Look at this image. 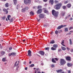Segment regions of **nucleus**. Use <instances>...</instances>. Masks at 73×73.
<instances>
[{
    "label": "nucleus",
    "mask_w": 73,
    "mask_h": 73,
    "mask_svg": "<svg viewBox=\"0 0 73 73\" xmlns=\"http://www.w3.org/2000/svg\"><path fill=\"white\" fill-rule=\"evenodd\" d=\"M52 15H53L55 18H57L58 17V16L59 15V12L58 11H56L54 9L52 10Z\"/></svg>",
    "instance_id": "f257e3e1"
},
{
    "label": "nucleus",
    "mask_w": 73,
    "mask_h": 73,
    "mask_svg": "<svg viewBox=\"0 0 73 73\" xmlns=\"http://www.w3.org/2000/svg\"><path fill=\"white\" fill-rule=\"evenodd\" d=\"M62 5V3H58L55 5L54 8L55 9L58 10L61 8Z\"/></svg>",
    "instance_id": "f03ea898"
},
{
    "label": "nucleus",
    "mask_w": 73,
    "mask_h": 73,
    "mask_svg": "<svg viewBox=\"0 0 73 73\" xmlns=\"http://www.w3.org/2000/svg\"><path fill=\"white\" fill-rule=\"evenodd\" d=\"M66 61H65V60L64 59H60V64L61 65H65V64H66Z\"/></svg>",
    "instance_id": "7ed1b4c3"
},
{
    "label": "nucleus",
    "mask_w": 73,
    "mask_h": 73,
    "mask_svg": "<svg viewBox=\"0 0 73 73\" xmlns=\"http://www.w3.org/2000/svg\"><path fill=\"white\" fill-rule=\"evenodd\" d=\"M31 0H24V2L25 4L27 5L28 4H29L31 3Z\"/></svg>",
    "instance_id": "20e7f679"
},
{
    "label": "nucleus",
    "mask_w": 73,
    "mask_h": 73,
    "mask_svg": "<svg viewBox=\"0 0 73 73\" xmlns=\"http://www.w3.org/2000/svg\"><path fill=\"white\" fill-rule=\"evenodd\" d=\"M65 26H66V25H61L60 26H59L56 29L58 30V29H60L61 28H63V27H65Z\"/></svg>",
    "instance_id": "39448f33"
},
{
    "label": "nucleus",
    "mask_w": 73,
    "mask_h": 73,
    "mask_svg": "<svg viewBox=\"0 0 73 73\" xmlns=\"http://www.w3.org/2000/svg\"><path fill=\"white\" fill-rule=\"evenodd\" d=\"M66 60L68 61H72V58L70 56H67L66 58Z\"/></svg>",
    "instance_id": "423d86ee"
},
{
    "label": "nucleus",
    "mask_w": 73,
    "mask_h": 73,
    "mask_svg": "<svg viewBox=\"0 0 73 73\" xmlns=\"http://www.w3.org/2000/svg\"><path fill=\"white\" fill-rule=\"evenodd\" d=\"M39 53L42 56H44V55L45 54V52H44L42 51H39Z\"/></svg>",
    "instance_id": "0eeeda50"
},
{
    "label": "nucleus",
    "mask_w": 73,
    "mask_h": 73,
    "mask_svg": "<svg viewBox=\"0 0 73 73\" xmlns=\"http://www.w3.org/2000/svg\"><path fill=\"white\" fill-rule=\"evenodd\" d=\"M32 52L31 51V50H28V56H29V57H31L32 56V54H31Z\"/></svg>",
    "instance_id": "6e6552de"
},
{
    "label": "nucleus",
    "mask_w": 73,
    "mask_h": 73,
    "mask_svg": "<svg viewBox=\"0 0 73 73\" xmlns=\"http://www.w3.org/2000/svg\"><path fill=\"white\" fill-rule=\"evenodd\" d=\"M41 12H42V9H40L38 10L37 11V14L41 13Z\"/></svg>",
    "instance_id": "1a4fd4ad"
},
{
    "label": "nucleus",
    "mask_w": 73,
    "mask_h": 73,
    "mask_svg": "<svg viewBox=\"0 0 73 73\" xmlns=\"http://www.w3.org/2000/svg\"><path fill=\"white\" fill-rule=\"evenodd\" d=\"M39 18H44V14H40L39 15Z\"/></svg>",
    "instance_id": "9d476101"
},
{
    "label": "nucleus",
    "mask_w": 73,
    "mask_h": 73,
    "mask_svg": "<svg viewBox=\"0 0 73 73\" xmlns=\"http://www.w3.org/2000/svg\"><path fill=\"white\" fill-rule=\"evenodd\" d=\"M3 11H4V12H5L6 14H8V11L6 9H3Z\"/></svg>",
    "instance_id": "9b49d317"
},
{
    "label": "nucleus",
    "mask_w": 73,
    "mask_h": 73,
    "mask_svg": "<svg viewBox=\"0 0 73 73\" xmlns=\"http://www.w3.org/2000/svg\"><path fill=\"white\" fill-rule=\"evenodd\" d=\"M71 6H72V5L70 4V3L66 5V7L67 8H70L71 7Z\"/></svg>",
    "instance_id": "f8f14e48"
},
{
    "label": "nucleus",
    "mask_w": 73,
    "mask_h": 73,
    "mask_svg": "<svg viewBox=\"0 0 73 73\" xmlns=\"http://www.w3.org/2000/svg\"><path fill=\"white\" fill-rule=\"evenodd\" d=\"M67 65L68 67H71V66H72V64L70 63H68Z\"/></svg>",
    "instance_id": "ddd939ff"
},
{
    "label": "nucleus",
    "mask_w": 73,
    "mask_h": 73,
    "mask_svg": "<svg viewBox=\"0 0 73 73\" xmlns=\"http://www.w3.org/2000/svg\"><path fill=\"white\" fill-rule=\"evenodd\" d=\"M49 3H51V4L53 5V3H54V1L53 0H50L49 1Z\"/></svg>",
    "instance_id": "4468645a"
},
{
    "label": "nucleus",
    "mask_w": 73,
    "mask_h": 73,
    "mask_svg": "<svg viewBox=\"0 0 73 73\" xmlns=\"http://www.w3.org/2000/svg\"><path fill=\"white\" fill-rule=\"evenodd\" d=\"M5 7L6 8H8L9 7V3H6L5 5Z\"/></svg>",
    "instance_id": "2eb2a0df"
},
{
    "label": "nucleus",
    "mask_w": 73,
    "mask_h": 73,
    "mask_svg": "<svg viewBox=\"0 0 73 73\" xmlns=\"http://www.w3.org/2000/svg\"><path fill=\"white\" fill-rule=\"evenodd\" d=\"M13 1L14 3V5H16L17 3V0H13Z\"/></svg>",
    "instance_id": "dca6fc26"
},
{
    "label": "nucleus",
    "mask_w": 73,
    "mask_h": 73,
    "mask_svg": "<svg viewBox=\"0 0 73 73\" xmlns=\"http://www.w3.org/2000/svg\"><path fill=\"white\" fill-rule=\"evenodd\" d=\"M65 15V12L63 11L62 12V16H64V15Z\"/></svg>",
    "instance_id": "f3484780"
},
{
    "label": "nucleus",
    "mask_w": 73,
    "mask_h": 73,
    "mask_svg": "<svg viewBox=\"0 0 73 73\" xmlns=\"http://www.w3.org/2000/svg\"><path fill=\"white\" fill-rule=\"evenodd\" d=\"M64 44V40H63L61 43V44H62V46H65V45Z\"/></svg>",
    "instance_id": "a211bd4d"
},
{
    "label": "nucleus",
    "mask_w": 73,
    "mask_h": 73,
    "mask_svg": "<svg viewBox=\"0 0 73 73\" xmlns=\"http://www.w3.org/2000/svg\"><path fill=\"white\" fill-rule=\"evenodd\" d=\"M56 72L57 73H60L61 72H62V70L60 69V70H56Z\"/></svg>",
    "instance_id": "6ab92c4d"
},
{
    "label": "nucleus",
    "mask_w": 73,
    "mask_h": 73,
    "mask_svg": "<svg viewBox=\"0 0 73 73\" xmlns=\"http://www.w3.org/2000/svg\"><path fill=\"white\" fill-rule=\"evenodd\" d=\"M54 40H53L50 41V44H54Z\"/></svg>",
    "instance_id": "aec40b11"
},
{
    "label": "nucleus",
    "mask_w": 73,
    "mask_h": 73,
    "mask_svg": "<svg viewBox=\"0 0 73 73\" xmlns=\"http://www.w3.org/2000/svg\"><path fill=\"white\" fill-rule=\"evenodd\" d=\"M2 61H3V62H5L6 61V57L3 58H2Z\"/></svg>",
    "instance_id": "412c9836"
},
{
    "label": "nucleus",
    "mask_w": 73,
    "mask_h": 73,
    "mask_svg": "<svg viewBox=\"0 0 73 73\" xmlns=\"http://www.w3.org/2000/svg\"><path fill=\"white\" fill-rule=\"evenodd\" d=\"M52 62L53 63H56V61L53 58L52 59Z\"/></svg>",
    "instance_id": "4be33fe9"
},
{
    "label": "nucleus",
    "mask_w": 73,
    "mask_h": 73,
    "mask_svg": "<svg viewBox=\"0 0 73 73\" xmlns=\"http://www.w3.org/2000/svg\"><path fill=\"white\" fill-rule=\"evenodd\" d=\"M5 52L3 51H1V54H2V56H3V55H4V54H5Z\"/></svg>",
    "instance_id": "5701e85b"
},
{
    "label": "nucleus",
    "mask_w": 73,
    "mask_h": 73,
    "mask_svg": "<svg viewBox=\"0 0 73 73\" xmlns=\"http://www.w3.org/2000/svg\"><path fill=\"white\" fill-rule=\"evenodd\" d=\"M69 40L70 41V45H72V44H73V43L72 41V40H71V39H70Z\"/></svg>",
    "instance_id": "b1692460"
},
{
    "label": "nucleus",
    "mask_w": 73,
    "mask_h": 73,
    "mask_svg": "<svg viewBox=\"0 0 73 73\" xmlns=\"http://www.w3.org/2000/svg\"><path fill=\"white\" fill-rule=\"evenodd\" d=\"M58 46V45L57 44H54L53 45V47L54 48H57V46Z\"/></svg>",
    "instance_id": "393cba45"
},
{
    "label": "nucleus",
    "mask_w": 73,
    "mask_h": 73,
    "mask_svg": "<svg viewBox=\"0 0 73 73\" xmlns=\"http://www.w3.org/2000/svg\"><path fill=\"white\" fill-rule=\"evenodd\" d=\"M61 49L62 50H66V48L63 46H62Z\"/></svg>",
    "instance_id": "a878e982"
},
{
    "label": "nucleus",
    "mask_w": 73,
    "mask_h": 73,
    "mask_svg": "<svg viewBox=\"0 0 73 73\" xmlns=\"http://www.w3.org/2000/svg\"><path fill=\"white\" fill-rule=\"evenodd\" d=\"M51 49L52 50H56V48H54L53 47H52L51 48Z\"/></svg>",
    "instance_id": "bb28decb"
},
{
    "label": "nucleus",
    "mask_w": 73,
    "mask_h": 73,
    "mask_svg": "<svg viewBox=\"0 0 73 73\" xmlns=\"http://www.w3.org/2000/svg\"><path fill=\"white\" fill-rule=\"evenodd\" d=\"M11 17V15H8L7 16V19H8V20H10V18Z\"/></svg>",
    "instance_id": "cd10ccee"
},
{
    "label": "nucleus",
    "mask_w": 73,
    "mask_h": 73,
    "mask_svg": "<svg viewBox=\"0 0 73 73\" xmlns=\"http://www.w3.org/2000/svg\"><path fill=\"white\" fill-rule=\"evenodd\" d=\"M11 53L12 55L13 56H15L16 54V53H15L12 52Z\"/></svg>",
    "instance_id": "c85d7f7f"
},
{
    "label": "nucleus",
    "mask_w": 73,
    "mask_h": 73,
    "mask_svg": "<svg viewBox=\"0 0 73 73\" xmlns=\"http://www.w3.org/2000/svg\"><path fill=\"white\" fill-rule=\"evenodd\" d=\"M64 30L65 32H68V29L67 28H65Z\"/></svg>",
    "instance_id": "c756f323"
},
{
    "label": "nucleus",
    "mask_w": 73,
    "mask_h": 73,
    "mask_svg": "<svg viewBox=\"0 0 73 73\" xmlns=\"http://www.w3.org/2000/svg\"><path fill=\"white\" fill-rule=\"evenodd\" d=\"M42 8L41 6H38L37 9H39V8Z\"/></svg>",
    "instance_id": "7c9ffc66"
},
{
    "label": "nucleus",
    "mask_w": 73,
    "mask_h": 73,
    "mask_svg": "<svg viewBox=\"0 0 73 73\" xmlns=\"http://www.w3.org/2000/svg\"><path fill=\"white\" fill-rule=\"evenodd\" d=\"M51 68H54V67H55V66H54V65L53 64H52L51 65Z\"/></svg>",
    "instance_id": "2f4dec72"
},
{
    "label": "nucleus",
    "mask_w": 73,
    "mask_h": 73,
    "mask_svg": "<svg viewBox=\"0 0 73 73\" xmlns=\"http://www.w3.org/2000/svg\"><path fill=\"white\" fill-rule=\"evenodd\" d=\"M58 31H57V30H56V31H55V34H56V35H58Z\"/></svg>",
    "instance_id": "473e14b6"
},
{
    "label": "nucleus",
    "mask_w": 73,
    "mask_h": 73,
    "mask_svg": "<svg viewBox=\"0 0 73 73\" xmlns=\"http://www.w3.org/2000/svg\"><path fill=\"white\" fill-rule=\"evenodd\" d=\"M25 9H22V12H24L25 11Z\"/></svg>",
    "instance_id": "72a5a7b5"
},
{
    "label": "nucleus",
    "mask_w": 73,
    "mask_h": 73,
    "mask_svg": "<svg viewBox=\"0 0 73 73\" xmlns=\"http://www.w3.org/2000/svg\"><path fill=\"white\" fill-rule=\"evenodd\" d=\"M62 8L64 9H66V6H62Z\"/></svg>",
    "instance_id": "f704fd0d"
},
{
    "label": "nucleus",
    "mask_w": 73,
    "mask_h": 73,
    "mask_svg": "<svg viewBox=\"0 0 73 73\" xmlns=\"http://www.w3.org/2000/svg\"><path fill=\"white\" fill-rule=\"evenodd\" d=\"M54 3L55 4H57L58 3V1L55 0L54 1Z\"/></svg>",
    "instance_id": "c9c22d12"
},
{
    "label": "nucleus",
    "mask_w": 73,
    "mask_h": 73,
    "mask_svg": "<svg viewBox=\"0 0 73 73\" xmlns=\"http://www.w3.org/2000/svg\"><path fill=\"white\" fill-rule=\"evenodd\" d=\"M58 52H61V51H62V50H61V49H58Z\"/></svg>",
    "instance_id": "e433bc0d"
},
{
    "label": "nucleus",
    "mask_w": 73,
    "mask_h": 73,
    "mask_svg": "<svg viewBox=\"0 0 73 73\" xmlns=\"http://www.w3.org/2000/svg\"><path fill=\"white\" fill-rule=\"evenodd\" d=\"M29 9V7H25V10H28Z\"/></svg>",
    "instance_id": "4c0bfd02"
},
{
    "label": "nucleus",
    "mask_w": 73,
    "mask_h": 73,
    "mask_svg": "<svg viewBox=\"0 0 73 73\" xmlns=\"http://www.w3.org/2000/svg\"><path fill=\"white\" fill-rule=\"evenodd\" d=\"M30 13L31 15H34V13L32 11Z\"/></svg>",
    "instance_id": "58836bf2"
},
{
    "label": "nucleus",
    "mask_w": 73,
    "mask_h": 73,
    "mask_svg": "<svg viewBox=\"0 0 73 73\" xmlns=\"http://www.w3.org/2000/svg\"><path fill=\"white\" fill-rule=\"evenodd\" d=\"M17 62V61L14 64V66H16V64Z\"/></svg>",
    "instance_id": "ea45409f"
},
{
    "label": "nucleus",
    "mask_w": 73,
    "mask_h": 73,
    "mask_svg": "<svg viewBox=\"0 0 73 73\" xmlns=\"http://www.w3.org/2000/svg\"><path fill=\"white\" fill-rule=\"evenodd\" d=\"M54 59L56 60V61H58V59L57 58H54Z\"/></svg>",
    "instance_id": "a19ab883"
},
{
    "label": "nucleus",
    "mask_w": 73,
    "mask_h": 73,
    "mask_svg": "<svg viewBox=\"0 0 73 73\" xmlns=\"http://www.w3.org/2000/svg\"><path fill=\"white\" fill-rule=\"evenodd\" d=\"M68 2H68V1H65L64 2V4H67V3H68Z\"/></svg>",
    "instance_id": "79ce46f5"
},
{
    "label": "nucleus",
    "mask_w": 73,
    "mask_h": 73,
    "mask_svg": "<svg viewBox=\"0 0 73 73\" xmlns=\"http://www.w3.org/2000/svg\"><path fill=\"white\" fill-rule=\"evenodd\" d=\"M44 12L45 13H47L48 12V11L46 9H44Z\"/></svg>",
    "instance_id": "37998d69"
},
{
    "label": "nucleus",
    "mask_w": 73,
    "mask_h": 73,
    "mask_svg": "<svg viewBox=\"0 0 73 73\" xmlns=\"http://www.w3.org/2000/svg\"><path fill=\"white\" fill-rule=\"evenodd\" d=\"M13 18H11L10 20V22H12V21H13Z\"/></svg>",
    "instance_id": "c03bdc74"
},
{
    "label": "nucleus",
    "mask_w": 73,
    "mask_h": 73,
    "mask_svg": "<svg viewBox=\"0 0 73 73\" xmlns=\"http://www.w3.org/2000/svg\"><path fill=\"white\" fill-rule=\"evenodd\" d=\"M73 29V27H71L69 28V30H71L72 29Z\"/></svg>",
    "instance_id": "a18cd8bd"
},
{
    "label": "nucleus",
    "mask_w": 73,
    "mask_h": 73,
    "mask_svg": "<svg viewBox=\"0 0 73 73\" xmlns=\"http://www.w3.org/2000/svg\"><path fill=\"white\" fill-rule=\"evenodd\" d=\"M45 50H49V47H47L46 48H45Z\"/></svg>",
    "instance_id": "49530a36"
},
{
    "label": "nucleus",
    "mask_w": 73,
    "mask_h": 73,
    "mask_svg": "<svg viewBox=\"0 0 73 73\" xmlns=\"http://www.w3.org/2000/svg\"><path fill=\"white\" fill-rule=\"evenodd\" d=\"M34 66H35V65L34 64H32L30 66H31V67H33Z\"/></svg>",
    "instance_id": "de8ad7c7"
},
{
    "label": "nucleus",
    "mask_w": 73,
    "mask_h": 73,
    "mask_svg": "<svg viewBox=\"0 0 73 73\" xmlns=\"http://www.w3.org/2000/svg\"><path fill=\"white\" fill-rule=\"evenodd\" d=\"M19 68V66H18V67H17L16 69V70H18V69Z\"/></svg>",
    "instance_id": "09e8293b"
},
{
    "label": "nucleus",
    "mask_w": 73,
    "mask_h": 73,
    "mask_svg": "<svg viewBox=\"0 0 73 73\" xmlns=\"http://www.w3.org/2000/svg\"><path fill=\"white\" fill-rule=\"evenodd\" d=\"M5 17L4 16L3 17H2V19H3V20H4L5 19Z\"/></svg>",
    "instance_id": "8fccbe9b"
},
{
    "label": "nucleus",
    "mask_w": 73,
    "mask_h": 73,
    "mask_svg": "<svg viewBox=\"0 0 73 73\" xmlns=\"http://www.w3.org/2000/svg\"><path fill=\"white\" fill-rule=\"evenodd\" d=\"M12 55V53L9 54V56H10Z\"/></svg>",
    "instance_id": "3c124183"
},
{
    "label": "nucleus",
    "mask_w": 73,
    "mask_h": 73,
    "mask_svg": "<svg viewBox=\"0 0 73 73\" xmlns=\"http://www.w3.org/2000/svg\"><path fill=\"white\" fill-rule=\"evenodd\" d=\"M37 19L38 20V21H37L38 22L39 21H40V19H38H38Z\"/></svg>",
    "instance_id": "603ef678"
},
{
    "label": "nucleus",
    "mask_w": 73,
    "mask_h": 73,
    "mask_svg": "<svg viewBox=\"0 0 73 73\" xmlns=\"http://www.w3.org/2000/svg\"><path fill=\"white\" fill-rule=\"evenodd\" d=\"M48 0H43L44 2H47Z\"/></svg>",
    "instance_id": "864d4df0"
},
{
    "label": "nucleus",
    "mask_w": 73,
    "mask_h": 73,
    "mask_svg": "<svg viewBox=\"0 0 73 73\" xmlns=\"http://www.w3.org/2000/svg\"><path fill=\"white\" fill-rule=\"evenodd\" d=\"M71 52H73V49H71L70 50Z\"/></svg>",
    "instance_id": "5fc2aeb1"
},
{
    "label": "nucleus",
    "mask_w": 73,
    "mask_h": 73,
    "mask_svg": "<svg viewBox=\"0 0 73 73\" xmlns=\"http://www.w3.org/2000/svg\"><path fill=\"white\" fill-rule=\"evenodd\" d=\"M71 73V71H70V70L68 71V73Z\"/></svg>",
    "instance_id": "6e6d98bb"
},
{
    "label": "nucleus",
    "mask_w": 73,
    "mask_h": 73,
    "mask_svg": "<svg viewBox=\"0 0 73 73\" xmlns=\"http://www.w3.org/2000/svg\"><path fill=\"white\" fill-rule=\"evenodd\" d=\"M12 48L11 47H10L9 48V50H12Z\"/></svg>",
    "instance_id": "4d7b16f0"
},
{
    "label": "nucleus",
    "mask_w": 73,
    "mask_h": 73,
    "mask_svg": "<svg viewBox=\"0 0 73 73\" xmlns=\"http://www.w3.org/2000/svg\"><path fill=\"white\" fill-rule=\"evenodd\" d=\"M36 70H37V71H38V70H39V68H36Z\"/></svg>",
    "instance_id": "13d9d810"
},
{
    "label": "nucleus",
    "mask_w": 73,
    "mask_h": 73,
    "mask_svg": "<svg viewBox=\"0 0 73 73\" xmlns=\"http://www.w3.org/2000/svg\"><path fill=\"white\" fill-rule=\"evenodd\" d=\"M72 20H73V18H71L70 19V20H71V21H72Z\"/></svg>",
    "instance_id": "bf43d9fd"
},
{
    "label": "nucleus",
    "mask_w": 73,
    "mask_h": 73,
    "mask_svg": "<svg viewBox=\"0 0 73 73\" xmlns=\"http://www.w3.org/2000/svg\"><path fill=\"white\" fill-rule=\"evenodd\" d=\"M27 69H28V68L25 67V70H27Z\"/></svg>",
    "instance_id": "052dcab7"
},
{
    "label": "nucleus",
    "mask_w": 73,
    "mask_h": 73,
    "mask_svg": "<svg viewBox=\"0 0 73 73\" xmlns=\"http://www.w3.org/2000/svg\"><path fill=\"white\" fill-rule=\"evenodd\" d=\"M67 49L68 50H70V48H68V47H67Z\"/></svg>",
    "instance_id": "680f3d73"
},
{
    "label": "nucleus",
    "mask_w": 73,
    "mask_h": 73,
    "mask_svg": "<svg viewBox=\"0 0 73 73\" xmlns=\"http://www.w3.org/2000/svg\"><path fill=\"white\" fill-rule=\"evenodd\" d=\"M19 64V63H17V64L16 65V66H18V65Z\"/></svg>",
    "instance_id": "e2e57ef3"
},
{
    "label": "nucleus",
    "mask_w": 73,
    "mask_h": 73,
    "mask_svg": "<svg viewBox=\"0 0 73 73\" xmlns=\"http://www.w3.org/2000/svg\"><path fill=\"white\" fill-rule=\"evenodd\" d=\"M2 1H7V0H2Z\"/></svg>",
    "instance_id": "0e129e2a"
},
{
    "label": "nucleus",
    "mask_w": 73,
    "mask_h": 73,
    "mask_svg": "<svg viewBox=\"0 0 73 73\" xmlns=\"http://www.w3.org/2000/svg\"><path fill=\"white\" fill-rule=\"evenodd\" d=\"M23 42H25V39L23 40Z\"/></svg>",
    "instance_id": "69168bd1"
},
{
    "label": "nucleus",
    "mask_w": 73,
    "mask_h": 73,
    "mask_svg": "<svg viewBox=\"0 0 73 73\" xmlns=\"http://www.w3.org/2000/svg\"><path fill=\"white\" fill-rule=\"evenodd\" d=\"M7 11H8V10H9V8H7Z\"/></svg>",
    "instance_id": "338daca9"
},
{
    "label": "nucleus",
    "mask_w": 73,
    "mask_h": 73,
    "mask_svg": "<svg viewBox=\"0 0 73 73\" xmlns=\"http://www.w3.org/2000/svg\"><path fill=\"white\" fill-rule=\"evenodd\" d=\"M68 34L70 35L71 34V33H68Z\"/></svg>",
    "instance_id": "774afa93"
}]
</instances>
